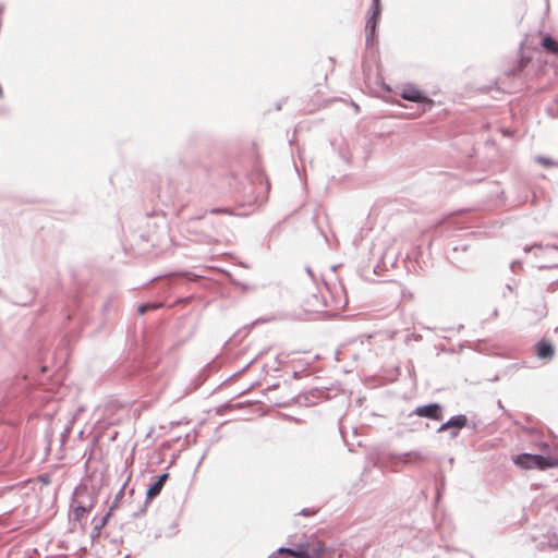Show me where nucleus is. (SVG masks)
<instances>
[{"mask_svg": "<svg viewBox=\"0 0 558 558\" xmlns=\"http://www.w3.org/2000/svg\"><path fill=\"white\" fill-rule=\"evenodd\" d=\"M400 96L405 100L424 105L425 108L423 109V111H425L426 109H430L432 106L434 105V101L430 98H428L420 89L411 85L403 87L400 92Z\"/></svg>", "mask_w": 558, "mask_h": 558, "instance_id": "nucleus-3", "label": "nucleus"}, {"mask_svg": "<svg viewBox=\"0 0 558 558\" xmlns=\"http://www.w3.org/2000/svg\"><path fill=\"white\" fill-rule=\"evenodd\" d=\"M468 423V418L464 415H457L451 417L448 422L442 424L438 432H446L450 428H454L456 430L452 433V436H457L458 430L463 428Z\"/></svg>", "mask_w": 558, "mask_h": 558, "instance_id": "nucleus-5", "label": "nucleus"}, {"mask_svg": "<svg viewBox=\"0 0 558 558\" xmlns=\"http://www.w3.org/2000/svg\"><path fill=\"white\" fill-rule=\"evenodd\" d=\"M168 477H169L168 473H165L161 476H159L157 482L154 485H151L149 487V489L147 490L146 495H147L148 499H153V498H155L156 496H158L160 494V492H161L165 483L167 482Z\"/></svg>", "mask_w": 558, "mask_h": 558, "instance_id": "nucleus-9", "label": "nucleus"}, {"mask_svg": "<svg viewBox=\"0 0 558 558\" xmlns=\"http://www.w3.org/2000/svg\"><path fill=\"white\" fill-rule=\"evenodd\" d=\"M277 556H280L278 551L274 555V558H277Z\"/></svg>", "mask_w": 558, "mask_h": 558, "instance_id": "nucleus-15", "label": "nucleus"}, {"mask_svg": "<svg viewBox=\"0 0 558 558\" xmlns=\"http://www.w3.org/2000/svg\"><path fill=\"white\" fill-rule=\"evenodd\" d=\"M555 354L554 347L548 341L542 340L537 343L536 355L539 359H553Z\"/></svg>", "mask_w": 558, "mask_h": 558, "instance_id": "nucleus-7", "label": "nucleus"}, {"mask_svg": "<svg viewBox=\"0 0 558 558\" xmlns=\"http://www.w3.org/2000/svg\"><path fill=\"white\" fill-rule=\"evenodd\" d=\"M125 558H132L131 556H126Z\"/></svg>", "mask_w": 558, "mask_h": 558, "instance_id": "nucleus-16", "label": "nucleus"}, {"mask_svg": "<svg viewBox=\"0 0 558 558\" xmlns=\"http://www.w3.org/2000/svg\"><path fill=\"white\" fill-rule=\"evenodd\" d=\"M301 513H302V514H304V515H306V517H308V515H313V514H315V511H312V510H303Z\"/></svg>", "mask_w": 558, "mask_h": 558, "instance_id": "nucleus-12", "label": "nucleus"}, {"mask_svg": "<svg viewBox=\"0 0 558 558\" xmlns=\"http://www.w3.org/2000/svg\"><path fill=\"white\" fill-rule=\"evenodd\" d=\"M413 414L420 417H427L436 421H440L442 418L441 407L437 403L417 407Z\"/></svg>", "mask_w": 558, "mask_h": 558, "instance_id": "nucleus-4", "label": "nucleus"}, {"mask_svg": "<svg viewBox=\"0 0 558 558\" xmlns=\"http://www.w3.org/2000/svg\"><path fill=\"white\" fill-rule=\"evenodd\" d=\"M512 461L515 465L523 470H546L558 466V458L550 453L547 456L521 453L514 456Z\"/></svg>", "mask_w": 558, "mask_h": 558, "instance_id": "nucleus-1", "label": "nucleus"}, {"mask_svg": "<svg viewBox=\"0 0 558 558\" xmlns=\"http://www.w3.org/2000/svg\"><path fill=\"white\" fill-rule=\"evenodd\" d=\"M539 448L543 450V451H547L549 449V446L547 444H542L539 446Z\"/></svg>", "mask_w": 558, "mask_h": 558, "instance_id": "nucleus-13", "label": "nucleus"}, {"mask_svg": "<svg viewBox=\"0 0 558 558\" xmlns=\"http://www.w3.org/2000/svg\"><path fill=\"white\" fill-rule=\"evenodd\" d=\"M536 161L538 163L543 165L544 167H551L555 165V162L553 160L545 158V157H537Z\"/></svg>", "mask_w": 558, "mask_h": 558, "instance_id": "nucleus-10", "label": "nucleus"}, {"mask_svg": "<svg viewBox=\"0 0 558 558\" xmlns=\"http://www.w3.org/2000/svg\"><path fill=\"white\" fill-rule=\"evenodd\" d=\"M380 13H381L380 0H373L372 15L367 20V23H366V29L369 32L371 36H373L376 31V26H377V22H378Z\"/></svg>", "mask_w": 558, "mask_h": 558, "instance_id": "nucleus-6", "label": "nucleus"}, {"mask_svg": "<svg viewBox=\"0 0 558 558\" xmlns=\"http://www.w3.org/2000/svg\"><path fill=\"white\" fill-rule=\"evenodd\" d=\"M326 547L318 539H312L305 544L296 546V548L281 547L278 549L279 555L291 556L294 558H323Z\"/></svg>", "mask_w": 558, "mask_h": 558, "instance_id": "nucleus-2", "label": "nucleus"}, {"mask_svg": "<svg viewBox=\"0 0 558 558\" xmlns=\"http://www.w3.org/2000/svg\"><path fill=\"white\" fill-rule=\"evenodd\" d=\"M109 517H110V512L104 518L102 526L107 523Z\"/></svg>", "mask_w": 558, "mask_h": 558, "instance_id": "nucleus-14", "label": "nucleus"}, {"mask_svg": "<svg viewBox=\"0 0 558 558\" xmlns=\"http://www.w3.org/2000/svg\"><path fill=\"white\" fill-rule=\"evenodd\" d=\"M541 46L546 52L558 56V40L550 35H544L542 37Z\"/></svg>", "mask_w": 558, "mask_h": 558, "instance_id": "nucleus-8", "label": "nucleus"}, {"mask_svg": "<svg viewBox=\"0 0 558 558\" xmlns=\"http://www.w3.org/2000/svg\"><path fill=\"white\" fill-rule=\"evenodd\" d=\"M156 306L155 305H150V304H145V305H142L138 311L141 314H144L147 310L149 308H155Z\"/></svg>", "mask_w": 558, "mask_h": 558, "instance_id": "nucleus-11", "label": "nucleus"}]
</instances>
